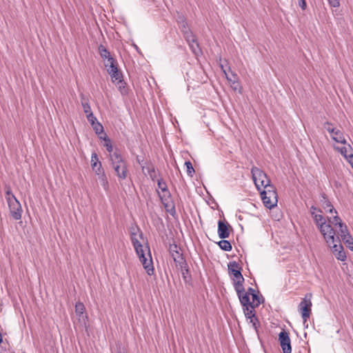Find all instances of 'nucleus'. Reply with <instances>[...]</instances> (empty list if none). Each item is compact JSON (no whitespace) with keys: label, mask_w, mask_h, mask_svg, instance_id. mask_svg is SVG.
I'll return each instance as SVG.
<instances>
[{"label":"nucleus","mask_w":353,"mask_h":353,"mask_svg":"<svg viewBox=\"0 0 353 353\" xmlns=\"http://www.w3.org/2000/svg\"><path fill=\"white\" fill-rule=\"evenodd\" d=\"M84 312H85L84 305L81 302L77 303L75 305V312L77 313V314L79 315V316H81V315L83 314Z\"/></svg>","instance_id":"obj_32"},{"label":"nucleus","mask_w":353,"mask_h":353,"mask_svg":"<svg viewBox=\"0 0 353 353\" xmlns=\"http://www.w3.org/2000/svg\"><path fill=\"white\" fill-rule=\"evenodd\" d=\"M332 138L337 143L345 144L346 140L343 136V132L339 130H335L332 134Z\"/></svg>","instance_id":"obj_18"},{"label":"nucleus","mask_w":353,"mask_h":353,"mask_svg":"<svg viewBox=\"0 0 353 353\" xmlns=\"http://www.w3.org/2000/svg\"><path fill=\"white\" fill-rule=\"evenodd\" d=\"M228 224L219 220L218 221V234L221 239H226L230 236Z\"/></svg>","instance_id":"obj_16"},{"label":"nucleus","mask_w":353,"mask_h":353,"mask_svg":"<svg viewBox=\"0 0 353 353\" xmlns=\"http://www.w3.org/2000/svg\"><path fill=\"white\" fill-rule=\"evenodd\" d=\"M181 270H182V276H183V279H185L187 274L189 273L188 265L186 264V268H181Z\"/></svg>","instance_id":"obj_46"},{"label":"nucleus","mask_w":353,"mask_h":353,"mask_svg":"<svg viewBox=\"0 0 353 353\" xmlns=\"http://www.w3.org/2000/svg\"><path fill=\"white\" fill-rule=\"evenodd\" d=\"M228 267L230 274L233 276L234 289L241 288L244 282V278L241 272V267L236 261L230 262Z\"/></svg>","instance_id":"obj_6"},{"label":"nucleus","mask_w":353,"mask_h":353,"mask_svg":"<svg viewBox=\"0 0 353 353\" xmlns=\"http://www.w3.org/2000/svg\"><path fill=\"white\" fill-rule=\"evenodd\" d=\"M142 235H143V234H142V232H139V236L141 238L142 237Z\"/></svg>","instance_id":"obj_51"},{"label":"nucleus","mask_w":353,"mask_h":353,"mask_svg":"<svg viewBox=\"0 0 353 353\" xmlns=\"http://www.w3.org/2000/svg\"><path fill=\"white\" fill-rule=\"evenodd\" d=\"M131 241L143 268L148 275H152L154 274V266L150 248L146 245L145 249L143 248V245L137 239V234L135 232L131 234Z\"/></svg>","instance_id":"obj_1"},{"label":"nucleus","mask_w":353,"mask_h":353,"mask_svg":"<svg viewBox=\"0 0 353 353\" xmlns=\"http://www.w3.org/2000/svg\"><path fill=\"white\" fill-rule=\"evenodd\" d=\"M255 292V290L252 288H249L247 292L244 291V293H250V296H251L252 294H254Z\"/></svg>","instance_id":"obj_49"},{"label":"nucleus","mask_w":353,"mask_h":353,"mask_svg":"<svg viewBox=\"0 0 353 353\" xmlns=\"http://www.w3.org/2000/svg\"><path fill=\"white\" fill-rule=\"evenodd\" d=\"M101 163L99 161L97 153L93 152L91 156V167L92 170H96V168L101 167Z\"/></svg>","instance_id":"obj_23"},{"label":"nucleus","mask_w":353,"mask_h":353,"mask_svg":"<svg viewBox=\"0 0 353 353\" xmlns=\"http://www.w3.org/2000/svg\"><path fill=\"white\" fill-rule=\"evenodd\" d=\"M299 5L303 10H305L307 7L305 0H299Z\"/></svg>","instance_id":"obj_45"},{"label":"nucleus","mask_w":353,"mask_h":353,"mask_svg":"<svg viewBox=\"0 0 353 353\" xmlns=\"http://www.w3.org/2000/svg\"><path fill=\"white\" fill-rule=\"evenodd\" d=\"M219 248L224 251H230L232 250V245L230 241L222 239L219 243Z\"/></svg>","instance_id":"obj_26"},{"label":"nucleus","mask_w":353,"mask_h":353,"mask_svg":"<svg viewBox=\"0 0 353 353\" xmlns=\"http://www.w3.org/2000/svg\"><path fill=\"white\" fill-rule=\"evenodd\" d=\"M254 309L255 308L250 307V306L243 307L244 314L247 319H251L256 317L254 313Z\"/></svg>","instance_id":"obj_27"},{"label":"nucleus","mask_w":353,"mask_h":353,"mask_svg":"<svg viewBox=\"0 0 353 353\" xmlns=\"http://www.w3.org/2000/svg\"><path fill=\"white\" fill-rule=\"evenodd\" d=\"M323 199H321V202L322 204L323 208L330 213H332L334 212L336 214L337 213L336 210L334 208L331 202L326 198L325 194L322 195Z\"/></svg>","instance_id":"obj_17"},{"label":"nucleus","mask_w":353,"mask_h":353,"mask_svg":"<svg viewBox=\"0 0 353 353\" xmlns=\"http://www.w3.org/2000/svg\"><path fill=\"white\" fill-rule=\"evenodd\" d=\"M323 127L329 133L331 134V135L332 134V133L336 130L334 128L332 127V124L331 123H330V122H325L323 124Z\"/></svg>","instance_id":"obj_37"},{"label":"nucleus","mask_w":353,"mask_h":353,"mask_svg":"<svg viewBox=\"0 0 353 353\" xmlns=\"http://www.w3.org/2000/svg\"><path fill=\"white\" fill-rule=\"evenodd\" d=\"M329 4L334 8H338L340 6L339 0H327Z\"/></svg>","instance_id":"obj_42"},{"label":"nucleus","mask_w":353,"mask_h":353,"mask_svg":"<svg viewBox=\"0 0 353 353\" xmlns=\"http://www.w3.org/2000/svg\"><path fill=\"white\" fill-rule=\"evenodd\" d=\"M81 105H82L83 112L85 114V115H88L89 114L93 113L92 112L91 107H90L89 103L87 101L82 100Z\"/></svg>","instance_id":"obj_33"},{"label":"nucleus","mask_w":353,"mask_h":353,"mask_svg":"<svg viewBox=\"0 0 353 353\" xmlns=\"http://www.w3.org/2000/svg\"><path fill=\"white\" fill-rule=\"evenodd\" d=\"M332 223L334 224V225H338L339 227H340V225H343L344 223H342L340 217L339 216H334V218H333V221H332Z\"/></svg>","instance_id":"obj_40"},{"label":"nucleus","mask_w":353,"mask_h":353,"mask_svg":"<svg viewBox=\"0 0 353 353\" xmlns=\"http://www.w3.org/2000/svg\"><path fill=\"white\" fill-rule=\"evenodd\" d=\"M179 23H180V28H181V30L183 32V30H189V28L187 26V22L185 20L182 19V21H180Z\"/></svg>","instance_id":"obj_43"},{"label":"nucleus","mask_w":353,"mask_h":353,"mask_svg":"<svg viewBox=\"0 0 353 353\" xmlns=\"http://www.w3.org/2000/svg\"><path fill=\"white\" fill-rule=\"evenodd\" d=\"M176 245H172L170 247V252L176 263H179L181 268H186V262L183 259L182 254L177 250Z\"/></svg>","instance_id":"obj_13"},{"label":"nucleus","mask_w":353,"mask_h":353,"mask_svg":"<svg viewBox=\"0 0 353 353\" xmlns=\"http://www.w3.org/2000/svg\"><path fill=\"white\" fill-rule=\"evenodd\" d=\"M142 171L145 175L149 176L152 181H154L157 179L158 172L152 163H148L145 165L142 166Z\"/></svg>","instance_id":"obj_15"},{"label":"nucleus","mask_w":353,"mask_h":353,"mask_svg":"<svg viewBox=\"0 0 353 353\" xmlns=\"http://www.w3.org/2000/svg\"><path fill=\"white\" fill-rule=\"evenodd\" d=\"M159 196L165 208V210L172 216L176 214V209L173 201H172L171 194L167 189L162 192H158Z\"/></svg>","instance_id":"obj_9"},{"label":"nucleus","mask_w":353,"mask_h":353,"mask_svg":"<svg viewBox=\"0 0 353 353\" xmlns=\"http://www.w3.org/2000/svg\"><path fill=\"white\" fill-rule=\"evenodd\" d=\"M99 139H103L105 143L103 144V146L106 148V150L109 152H111L112 151V145L110 139L106 136L105 134H103V137L100 136Z\"/></svg>","instance_id":"obj_28"},{"label":"nucleus","mask_w":353,"mask_h":353,"mask_svg":"<svg viewBox=\"0 0 353 353\" xmlns=\"http://www.w3.org/2000/svg\"><path fill=\"white\" fill-rule=\"evenodd\" d=\"M336 150L339 151L341 154L345 157V159L347 161L349 160V156L351 152H353L352 148L350 145H348V147H343L339 148V147L336 148Z\"/></svg>","instance_id":"obj_21"},{"label":"nucleus","mask_w":353,"mask_h":353,"mask_svg":"<svg viewBox=\"0 0 353 353\" xmlns=\"http://www.w3.org/2000/svg\"><path fill=\"white\" fill-rule=\"evenodd\" d=\"M188 44L190 46L191 50L195 55H199L201 52L197 40L192 41L190 42V43Z\"/></svg>","instance_id":"obj_29"},{"label":"nucleus","mask_w":353,"mask_h":353,"mask_svg":"<svg viewBox=\"0 0 353 353\" xmlns=\"http://www.w3.org/2000/svg\"><path fill=\"white\" fill-rule=\"evenodd\" d=\"M86 118H87L88 122L91 124V125H94L95 123L97 122V119L94 116L93 113L86 115Z\"/></svg>","instance_id":"obj_39"},{"label":"nucleus","mask_w":353,"mask_h":353,"mask_svg":"<svg viewBox=\"0 0 353 353\" xmlns=\"http://www.w3.org/2000/svg\"><path fill=\"white\" fill-rule=\"evenodd\" d=\"M7 203L12 217L16 221L21 220L22 217L23 210L19 200L17 199L12 198L10 201H9V202Z\"/></svg>","instance_id":"obj_10"},{"label":"nucleus","mask_w":353,"mask_h":353,"mask_svg":"<svg viewBox=\"0 0 353 353\" xmlns=\"http://www.w3.org/2000/svg\"><path fill=\"white\" fill-rule=\"evenodd\" d=\"M96 174H97L98 176H100L101 174H105L104 171H103V169L102 168V166L101 167H99V168H96V170H92Z\"/></svg>","instance_id":"obj_44"},{"label":"nucleus","mask_w":353,"mask_h":353,"mask_svg":"<svg viewBox=\"0 0 353 353\" xmlns=\"http://www.w3.org/2000/svg\"><path fill=\"white\" fill-rule=\"evenodd\" d=\"M158 188L160 190L159 192H162L167 189V184L163 179H157Z\"/></svg>","instance_id":"obj_36"},{"label":"nucleus","mask_w":353,"mask_h":353,"mask_svg":"<svg viewBox=\"0 0 353 353\" xmlns=\"http://www.w3.org/2000/svg\"><path fill=\"white\" fill-rule=\"evenodd\" d=\"M92 126L97 134H98L99 137L100 136L103 137V134H105L103 132V127L99 122L97 121L94 125H92Z\"/></svg>","instance_id":"obj_31"},{"label":"nucleus","mask_w":353,"mask_h":353,"mask_svg":"<svg viewBox=\"0 0 353 353\" xmlns=\"http://www.w3.org/2000/svg\"><path fill=\"white\" fill-rule=\"evenodd\" d=\"M312 305V301L310 298L307 299V295H306L305 297L303 299V300L298 305V310L301 314V316L303 320V325L306 328L308 327L307 321L310 316Z\"/></svg>","instance_id":"obj_8"},{"label":"nucleus","mask_w":353,"mask_h":353,"mask_svg":"<svg viewBox=\"0 0 353 353\" xmlns=\"http://www.w3.org/2000/svg\"><path fill=\"white\" fill-rule=\"evenodd\" d=\"M110 161L118 178L121 180L125 179L128 176V169L126 163L121 154L117 152H113L110 154Z\"/></svg>","instance_id":"obj_3"},{"label":"nucleus","mask_w":353,"mask_h":353,"mask_svg":"<svg viewBox=\"0 0 353 353\" xmlns=\"http://www.w3.org/2000/svg\"><path fill=\"white\" fill-rule=\"evenodd\" d=\"M348 157H349L350 159L347 160V161L351 164V166H352V168L353 169V152H351Z\"/></svg>","instance_id":"obj_48"},{"label":"nucleus","mask_w":353,"mask_h":353,"mask_svg":"<svg viewBox=\"0 0 353 353\" xmlns=\"http://www.w3.org/2000/svg\"><path fill=\"white\" fill-rule=\"evenodd\" d=\"M183 35L188 43H190L192 41H194L196 40L195 35L190 30H183Z\"/></svg>","instance_id":"obj_30"},{"label":"nucleus","mask_w":353,"mask_h":353,"mask_svg":"<svg viewBox=\"0 0 353 353\" xmlns=\"http://www.w3.org/2000/svg\"><path fill=\"white\" fill-rule=\"evenodd\" d=\"M251 174L253 181L259 191H261L262 188L264 189L267 188L268 185H272L267 174L260 168L254 166L252 167Z\"/></svg>","instance_id":"obj_5"},{"label":"nucleus","mask_w":353,"mask_h":353,"mask_svg":"<svg viewBox=\"0 0 353 353\" xmlns=\"http://www.w3.org/2000/svg\"><path fill=\"white\" fill-rule=\"evenodd\" d=\"M252 307L256 308L261 303V298L257 293L252 294Z\"/></svg>","instance_id":"obj_25"},{"label":"nucleus","mask_w":353,"mask_h":353,"mask_svg":"<svg viewBox=\"0 0 353 353\" xmlns=\"http://www.w3.org/2000/svg\"><path fill=\"white\" fill-rule=\"evenodd\" d=\"M347 245V247L350 248V250L353 251V239L352 236H350V239H346L343 240Z\"/></svg>","instance_id":"obj_41"},{"label":"nucleus","mask_w":353,"mask_h":353,"mask_svg":"<svg viewBox=\"0 0 353 353\" xmlns=\"http://www.w3.org/2000/svg\"><path fill=\"white\" fill-rule=\"evenodd\" d=\"M105 66L107 68V70L108 74L110 75L113 81H117V83L119 84V89L121 90L123 82L121 79V74L119 72L117 65L115 63V61L113 58H110L107 61L104 63Z\"/></svg>","instance_id":"obj_7"},{"label":"nucleus","mask_w":353,"mask_h":353,"mask_svg":"<svg viewBox=\"0 0 353 353\" xmlns=\"http://www.w3.org/2000/svg\"><path fill=\"white\" fill-rule=\"evenodd\" d=\"M250 323H252V327H254L256 332L258 334V326H259V322L257 317H254V318L250 319Z\"/></svg>","instance_id":"obj_38"},{"label":"nucleus","mask_w":353,"mask_h":353,"mask_svg":"<svg viewBox=\"0 0 353 353\" xmlns=\"http://www.w3.org/2000/svg\"><path fill=\"white\" fill-rule=\"evenodd\" d=\"M235 290L243 307L250 306L252 307L250 293H244L243 285H242L241 288L235 289Z\"/></svg>","instance_id":"obj_14"},{"label":"nucleus","mask_w":353,"mask_h":353,"mask_svg":"<svg viewBox=\"0 0 353 353\" xmlns=\"http://www.w3.org/2000/svg\"><path fill=\"white\" fill-rule=\"evenodd\" d=\"M5 194H6V199L7 202H9V201H10L11 199H12V198L17 199L15 197V196L12 194L10 187H6Z\"/></svg>","instance_id":"obj_35"},{"label":"nucleus","mask_w":353,"mask_h":353,"mask_svg":"<svg viewBox=\"0 0 353 353\" xmlns=\"http://www.w3.org/2000/svg\"><path fill=\"white\" fill-rule=\"evenodd\" d=\"M99 52L105 63L107 61V60H108V59L112 58L110 54V52L103 45H100L99 46Z\"/></svg>","instance_id":"obj_20"},{"label":"nucleus","mask_w":353,"mask_h":353,"mask_svg":"<svg viewBox=\"0 0 353 353\" xmlns=\"http://www.w3.org/2000/svg\"><path fill=\"white\" fill-rule=\"evenodd\" d=\"M312 216L326 243L330 245L335 241V231L330 223H326L325 217L321 214H316L312 211Z\"/></svg>","instance_id":"obj_2"},{"label":"nucleus","mask_w":353,"mask_h":353,"mask_svg":"<svg viewBox=\"0 0 353 353\" xmlns=\"http://www.w3.org/2000/svg\"><path fill=\"white\" fill-rule=\"evenodd\" d=\"M185 165L186 167V169H187V173L188 174V176H192V174L194 173V169L190 161H185Z\"/></svg>","instance_id":"obj_34"},{"label":"nucleus","mask_w":353,"mask_h":353,"mask_svg":"<svg viewBox=\"0 0 353 353\" xmlns=\"http://www.w3.org/2000/svg\"><path fill=\"white\" fill-rule=\"evenodd\" d=\"M261 197L264 205L272 209L276 205L277 203V193L276 188L273 185H268L267 188L260 191Z\"/></svg>","instance_id":"obj_4"},{"label":"nucleus","mask_w":353,"mask_h":353,"mask_svg":"<svg viewBox=\"0 0 353 353\" xmlns=\"http://www.w3.org/2000/svg\"><path fill=\"white\" fill-rule=\"evenodd\" d=\"M98 181L101 183V185L103 186V189L105 191H108L109 190V183L107 179L105 174H102L100 176H98Z\"/></svg>","instance_id":"obj_24"},{"label":"nucleus","mask_w":353,"mask_h":353,"mask_svg":"<svg viewBox=\"0 0 353 353\" xmlns=\"http://www.w3.org/2000/svg\"><path fill=\"white\" fill-rule=\"evenodd\" d=\"M279 341L283 353H292V347L289 334L283 330L279 334Z\"/></svg>","instance_id":"obj_11"},{"label":"nucleus","mask_w":353,"mask_h":353,"mask_svg":"<svg viewBox=\"0 0 353 353\" xmlns=\"http://www.w3.org/2000/svg\"><path fill=\"white\" fill-rule=\"evenodd\" d=\"M231 87L232 88L233 90H239V92H241V87L239 85V83H238V85H233L231 83Z\"/></svg>","instance_id":"obj_47"},{"label":"nucleus","mask_w":353,"mask_h":353,"mask_svg":"<svg viewBox=\"0 0 353 353\" xmlns=\"http://www.w3.org/2000/svg\"><path fill=\"white\" fill-rule=\"evenodd\" d=\"M223 72L225 74L226 79L230 83L238 85V77L236 74L230 71V69L229 70L228 72H227L225 70H223Z\"/></svg>","instance_id":"obj_19"},{"label":"nucleus","mask_w":353,"mask_h":353,"mask_svg":"<svg viewBox=\"0 0 353 353\" xmlns=\"http://www.w3.org/2000/svg\"><path fill=\"white\" fill-rule=\"evenodd\" d=\"M312 211H314V213H316V211L319 212H322V211L320 210V209H317L316 207L314 206H312L310 208V212L312 213Z\"/></svg>","instance_id":"obj_50"},{"label":"nucleus","mask_w":353,"mask_h":353,"mask_svg":"<svg viewBox=\"0 0 353 353\" xmlns=\"http://www.w3.org/2000/svg\"><path fill=\"white\" fill-rule=\"evenodd\" d=\"M328 245L332 248V252L338 260L344 261L346 259L345 253L338 237L335 236V241L333 243H331L330 245Z\"/></svg>","instance_id":"obj_12"},{"label":"nucleus","mask_w":353,"mask_h":353,"mask_svg":"<svg viewBox=\"0 0 353 353\" xmlns=\"http://www.w3.org/2000/svg\"><path fill=\"white\" fill-rule=\"evenodd\" d=\"M339 234L341 236V239L343 240L346 239H350V234L348 232L347 226L345 224H343V225H340V227H339Z\"/></svg>","instance_id":"obj_22"}]
</instances>
